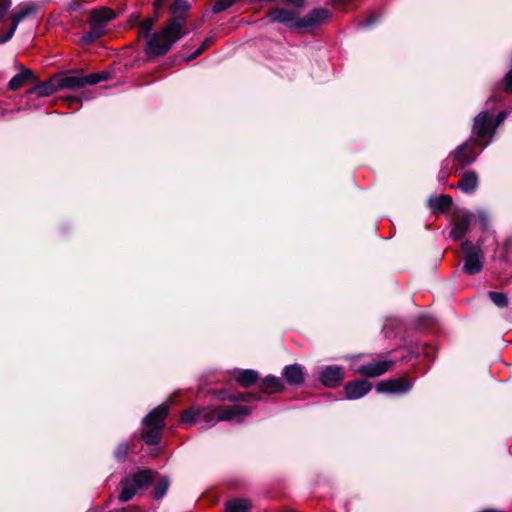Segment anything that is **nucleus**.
I'll return each instance as SVG.
<instances>
[{
    "mask_svg": "<svg viewBox=\"0 0 512 512\" xmlns=\"http://www.w3.org/2000/svg\"><path fill=\"white\" fill-rule=\"evenodd\" d=\"M482 512H496L495 510H492V509H488V510H484Z\"/></svg>",
    "mask_w": 512,
    "mask_h": 512,
    "instance_id": "49530a36",
    "label": "nucleus"
},
{
    "mask_svg": "<svg viewBox=\"0 0 512 512\" xmlns=\"http://www.w3.org/2000/svg\"><path fill=\"white\" fill-rule=\"evenodd\" d=\"M464 251V265L463 272L468 275H475L483 269V253L480 249H477L475 245L466 240L462 243Z\"/></svg>",
    "mask_w": 512,
    "mask_h": 512,
    "instance_id": "20e7f679",
    "label": "nucleus"
},
{
    "mask_svg": "<svg viewBox=\"0 0 512 512\" xmlns=\"http://www.w3.org/2000/svg\"><path fill=\"white\" fill-rule=\"evenodd\" d=\"M491 124L492 116L490 113L482 111L474 118L473 133L476 134L479 139H483L488 135Z\"/></svg>",
    "mask_w": 512,
    "mask_h": 512,
    "instance_id": "2eb2a0df",
    "label": "nucleus"
},
{
    "mask_svg": "<svg viewBox=\"0 0 512 512\" xmlns=\"http://www.w3.org/2000/svg\"><path fill=\"white\" fill-rule=\"evenodd\" d=\"M82 77H83V84H84V86H86V85H95V84H98V83H100L102 81L107 80L108 79V74L104 73V72H99V73L87 74V75H84Z\"/></svg>",
    "mask_w": 512,
    "mask_h": 512,
    "instance_id": "c85d7f7f",
    "label": "nucleus"
},
{
    "mask_svg": "<svg viewBox=\"0 0 512 512\" xmlns=\"http://www.w3.org/2000/svg\"><path fill=\"white\" fill-rule=\"evenodd\" d=\"M329 16L328 10L324 8H315L305 17L298 19V29H313L323 23Z\"/></svg>",
    "mask_w": 512,
    "mask_h": 512,
    "instance_id": "9b49d317",
    "label": "nucleus"
},
{
    "mask_svg": "<svg viewBox=\"0 0 512 512\" xmlns=\"http://www.w3.org/2000/svg\"><path fill=\"white\" fill-rule=\"evenodd\" d=\"M33 77V73L30 69H23L20 73L14 75L8 83L10 90L19 89L27 80Z\"/></svg>",
    "mask_w": 512,
    "mask_h": 512,
    "instance_id": "5701e85b",
    "label": "nucleus"
},
{
    "mask_svg": "<svg viewBox=\"0 0 512 512\" xmlns=\"http://www.w3.org/2000/svg\"><path fill=\"white\" fill-rule=\"evenodd\" d=\"M210 43H211V38H206L202 42L201 46L197 50H195L190 56H188L186 58V61H191V60L195 59L196 57H198L210 45Z\"/></svg>",
    "mask_w": 512,
    "mask_h": 512,
    "instance_id": "f704fd0d",
    "label": "nucleus"
},
{
    "mask_svg": "<svg viewBox=\"0 0 512 512\" xmlns=\"http://www.w3.org/2000/svg\"><path fill=\"white\" fill-rule=\"evenodd\" d=\"M16 29H17V27L15 25L11 24V27L8 30V32H6L4 35L0 36V44H4V43L8 42L13 37Z\"/></svg>",
    "mask_w": 512,
    "mask_h": 512,
    "instance_id": "4c0bfd02",
    "label": "nucleus"
},
{
    "mask_svg": "<svg viewBox=\"0 0 512 512\" xmlns=\"http://www.w3.org/2000/svg\"><path fill=\"white\" fill-rule=\"evenodd\" d=\"M127 453H128V444H127V442H122L116 447V449L114 451V456L117 460L122 461L126 458Z\"/></svg>",
    "mask_w": 512,
    "mask_h": 512,
    "instance_id": "72a5a7b5",
    "label": "nucleus"
},
{
    "mask_svg": "<svg viewBox=\"0 0 512 512\" xmlns=\"http://www.w3.org/2000/svg\"><path fill=\"white\" fill-rule=\"evenodd\" d=\"M473 214L470 212H466L460 214L454 220L453 228L450 232V237L454 240L462 239L469 230V227L472 222Z\"/></svg>",
    "mask_w": 512,
    "mask_h": 512,
    "instance_id": "4468645a",
    "label": "nucleus"
},
{
    "mask_svg": "<svg viewBox=\"0 0 512 512\" xmlns=\"http://www.w3.org/2000/svg\"><path fill=\"white\" fill-rule=\"evenodd\" d=\"M250 414V409L240 405H233L219 411L217 418H213L212 423L226 421L229 423H240L244 417Z\"/></svg>",
    "mask_w": 512,
    "mask_h": 512,
    "instance_id": "6e6552de",
    "label": "nucleus"
},
{
    "mask_svg": "<svg viewBox=\"0 0 512 512\" xmlns=\"http://www.w3.org/2000/svg\"><path fill=\"white\" fill-rule=\"evenodd\" d=\"M236 0H218L212 7L214 13H220L230 8Z\"/></svg>",
    "mask_w": 512,
    "mask_h": 512,
    "instance_id": "473e14b6",
    "label": "nucleus"
},
{
    "mask_svg": "<svg viewBox=\"0 0 512 512\" xmlns=\"http://www.w3.org/2000/svg\"><path fill=\"white\" fill-rule=\"evenodd\" d=\"M268 18L270 22L282 23L290 29H298V16L297 14L288 9L276 8L269 12Z\"/></svg>",
    "mask_w": 512,
    "mask_h": 512,
    "instance_id": "1a4fd4ad",
    "label": "nucleus"
},
{
    "mask_svg": "<svg viewBox=\"0 0 512 512\" xmlns=\"http://www.w3.org/2000/svg\"><path fill=\"white\" fill-rule=\"evenodd\" d=\"M58 90H60L59 78L52 77L46 82L37 84L32 91L35 92L39 97H47L57 92Z\"/></svg>",
    "mask_w": 512,
    "mask_h": 512,
    "instance_id": "f3484780",
    "label": "nucleus"
},
{
    "mask_svg": "<svg viewBox=\"0 0 512 512\" xmlns=\"http://www.w3.org/2000/svg\"><path fill=\"white\" fill-rule=\"evenodd\" d=\"M282 376L289 385L299 386L304 382L303 367L299 364L287 365L282 370Z\"/></svg>",
    "mask_w": 512,
    "mask_h": 512,
    "instance_id": "dca6fc26",
    "label": "nucleus"
},
{
    "mask_svg": "<svg viewBox=\"0 0 512 512\" xmlns=\"http://www.w3.org/2000/svg\"><path fill=\"white\" fill-rule=\"evenodd\" d=\"M477 216L479 217V219L481 220V224H482V227L483 228H486L487 227V224H488V217H487V214L483 211H479L477 213Z\"/></svg>",
    "mask_w": 512,
    "mask_h": 512,
    "instance_id": "37998d69",
    "label": "nucleus"
},
{
    "mask_svg": "<svg viewBox=\"0 0 512 512\" xmlns=\"http://www.w3.org/2000/svg\"><path fill=\"white\" fill-rule=\"evenodd\" d=\"M11 4V0H0V21L6 17Z\"/></svg>",
    "mask_w": 512,
    "mask_h": 512,
    "instance_id": "e433bc0d",
    "label": "nucleus"
},
{
    "mask_svg": "<svg viewBox=\"0 0 512 512\" xmlns=\"http://www.w3.org/2000/svg\"><path fill=\"white\" fill-rule=\"evenodd\" d=\"M379 20V16L376 14L370 15L367 19L363 20L358 24L360 28H370Z\"/></svg>",
    "mask_w": 512,
    "mask_h": 512,
    "instance_id": "c9c22d12",
    "label": "nucleus"
},
{
    "mask_svg": "<svg viewBox=\"0 0 512 512\" xmlns=\"http://www.w3.org/2000/svg\"><path fill=\"white\" fill-rule=\"evenodd\" d=\"M119 512H138V510L135 509V508H125V509H122Z\"/></svg>",
    "mask_w": 512,
    "mask_h": 512,
    "instance_id": "a18cd8bd",
    "label": "nucleus"
},
{
    "mask_svg": "<svg viewBox=\"0 0 512 512\" xmlns=\"http://www.w3.org/2000/svg\"><path fill=\"white\" fill-rule=\"evenodd\" d=\"M478 184L479 180L477 174L474 171H468L460 179L457 188L465 193H473L477 189Z\"/></svg>",
    "mask_w": 512,
    "mask_h": 512,
    "instance_id": "aec40b11",
    "label": "nucleus"
},
{
    "mask_svg": "<svg viewBox=\"0 0 512 512\" xmlns=\"http://www.w3.org/2000/svg\"><path fill=\"white\" fill-rule=\"evenodd\" d=\"M155 473L150 469L139 470L138 472L125 476L120 481L119 500L127 502L133 498L138 490L150 485L153 481Z\"/></svg>",
    "mask_w": 512,
    "mask_h": 512,
    "instance_id": "7ed1b4c3",
    "label": "nucleus"
},
{
    "mask_svg": "<svg viewBox=\"0 0 512 512\" xmlns=\"http://www.w3.org/2000/svg\"><path fill=\"white\" fill-rule=\"evenodd\" d=\"M196 419H199L200 420V409L196 410V409H188L186 410L185 412H183L182 414V417H181V421L182 423H193L194 421H196Z\"/></svg>",
    "mask_w": 512,
    "mask_h": 512,
    "instance_id": "2f4dec72",
    "label": "nucleus"
},
{
    "mask_svg": "<svg viewBox=\"0 0 512 512\" xmlns=\"http://www.w3.org/2000/svg\"><path fill=\"white\" fill-rule=\"evenodd\" d=\"M105 34V30H101L97 25L89 26V30L80 38L82 45H89Z\"/></svg>",
    "mask_w": 512,
    "mask_h": 512,
    "instance_id": "a878e982",
    "label": "nucleus"
},
{
    "mask_svg": "<svg viewBox=\"0 0 512 512\" xmlns=\"http://www.w3.org/2000/svg\"><path fill=\"white\" fill-rule=\"evenodd\" d=\"M60 89H79L84 87L82 76H65L59 78Z\"/></svg>",
    "mask_w": 512,
    "mask_h": 512,
    "instance_id": "bb28decb",
    "label": "nucleus"
},
{
    "mask_svg": "<svg viewBox=\"0 0 512 512\" xmlns=\"http://www.w3.org/2000/svg\"><path fill=\"white\" fill-rule=\"evenodd\" d=\"M260 399H261V395L259 393H253V392L244 393V402H253V401H258Z\"/></svg>",
    "mask_w": 512,
    "mask_h": 512,
    "instance_id": "ea45409f",
    "label": "nucleus"
},
{
    "mask_svg": "<svg viewBox=\"0 0 512 512\" xmlns=\"http://www.w3.org/2000/svg\"><path fill=\"white\" fill-rule=\"evenodd\" d=\"M219 411L216 409L206 407L200 409V429H208L216 425L212 423L213 418H217Z\"/></svg>",
    "mask_w": 512,
    "mask_h": 512,
    "instance_id": "4be33fe9",
    "label": "nucleus"
},
{
    "mask_svg": "<svg viewBox=\"0 0 512 512\" xmlns=\"http://www.w3.org/2000/svg\"><path fill=\"white\" fill-rule=\"evenodd\" d=\"M260 390L266 394L281 392L284 390V384L279 377L268 375L260 382Z\"/></svg>",
    "mask_w": 512,
    "mask_h": 512,
    "instance_id": "6ab92c4d",
    "label": "nucleus"
},
{
    "mask_svg": "<svg viewBox=\"0 0 512 512\" xmlns=\"http://www.w3.org/2000/svg\"><path fill=\"white\" fill-rule=\"evenodd\" d=\"M393 365V360L381 359L357 365L353 369L357 374H360L365 377L375 378L391 370Z\"/></svg>",
    "mask_w": 512,
    "mask_h": 512,
    "instance_id": "39448f33",
    "label": "nucleus"
},
{
    "mask_svg": "<svg viewBox=\"0 0 512 512\" xmlns=\"http://www.w3.org/2000/svg\"><path fill=\"white\" fill-rule=\"evenodd\" d=\"M36 11L37 6L34 3H22L18 10L11 15L12 24L18 27L20 22L33 16Z\"/></svg>",
    "mask_w": 512,
    "mask_h": 512,
    "instance_id": "a211bd4d",
    "label": "nucleus"
},
{
    "mask_svg": "<svg viewBox=\"0 0 512 512\" xmlns=\"http://www.w3.org/2000/svg\"><path fill=\"white\" fill-rule=\"evenodd\" d=\"M168 412V407L160 405L143 419V424L147 428L142 432L141 437L146 444L156 445L160 442L161 433L165 426L164 419L168 415Z\"/></svg>",
    "mask_w": 512,
    "mask_h": 512,
    "instance_id": "f03ea898",
    "label": "nucleus"
},
{
    "mask_svg": "<svg viewBox=\"0 0 512 512\" xmlns=\"http://www.w3.org/2000/svg\"><path fill=\"white\" fill-rule=\"evenodd\" d=\"M116 17L115 12L108 7H100L91 11L89 26L97 25L101 30H105L106 24Z\"/></svg>",
    "mask_w": 512,
    "mask_h": 512,
    "instance_id": "ddd939ff",
    "label": "nucleus"
},
{
    "mask_svg": "<svg viewBox=\"0 0 512 512\" xmlns=\"http://www.w3.org/2000/svg\"><path fill=\"white\" fill-rule=\"evenodd\" d=\"M453 203V200L448 195H441L439 197L430 198L428 200V206L431 209L433 213H440V212H446L449 210Z\"/></svg>",
    "mask_w": 512,
    "mask_h": 512,
    "instance_id": "412c9836",
    "label": "nucleus"
},
{
    "mask_svg": "<svg viewBox=\"0 0 512 512\" xmlns=\"http://www.w3.org/2000/svg\"><path fill=\"white\" fill-rule=\"evenodd\" d=\"M477 156V153L469 142L462 143L451 153L453 163L457 170H462L474 163Z\"/></svg>",
    "mask_w": 512,
    "mask_h": 512,
    "instance_id": "423d86ee",
    "label": "nucleus"
},
{
    "mask_svg": "<svg viewBox=\"0 0 512 512\" xmlns=\"http://www.w3.org/2000/svg\"><path fill=\"white\" fill-rule=\"evenodd\" d=\"M372 389V384L363 379L353 380L345 384L344 391L346 398L355 400L363 397Z\"/></svg>",
    "mask_w": 512,
    "mask_h": 512,
    "instance_id": "f8f14e48",
    "label": "nucleus"
},
{
    "mask_svg": "<svg viewBox=\"0 0 512 512\" xmlns=\"http://www.w3.org/2000/svg\"><path fill=\"white\" fill-rule=\"evenodd\" d=\"M507 117V112L502 111L497 114L495 118H492V122L495 123V125H500Z\"/></svg>",
    "mask_w": 512,
    "mask_h": 512,
    "instance_id": "a19ab883",
    "label": "nucleus"
},
{
    "mask_svg": "<svg viewBox=\"0 0 512 512\" xmlns=\"http://www.w3.org/2000/svg\"><path fill=\"white\" fill-rule=\"evenodd\" d=\"M169 486V480L167 477H162L156 484L154 489V498L159 500L166 494Z\"/></svg>",
    "mask_w": 512,
    "mask_h": 512,
    "instance_id": "7c9ffc66",
    "label": "nucleus"
},
{
    "mask_svg": "<svg viewBox=\"0 0 512 512\" xmlns=\"http://www.w3.org/2000/svg\"><path fill=\"white\" fill-rule=\"evenodd\" d=\"M412 388V383L407 379H389L376 384L375 389L378 393L402 394Z\"/></svg>",
    "mask_w": 512,
    "mask_h": 512,
    "instance_id": "9d476101",
    "label": "nucleus"
},
{
    "mask_svg": "<svg viewBox=\"0 0 512 512\" xmlns=\"http://www.w3.org/2000/svg\"><path fill=\"white\" fill-rule=\"evenodd\" d=\"M488 296L497 307L504 308L508 306V297L505 293L490 291Z\"/></svg>",
    "mask_w": 512,
    "mask_h": 512,
    "instance_id": "c756f323",
    "label": "nucleus"
},
{
    "mask_svg": "<svg viewBox=\"0 0 512 512\" xmlns=\"http://www.w3.org/2000/svg\"><path fill=\"white\" fill-rule=\"evenodd\" d=\"M214 395L218 398V399H221V400H226L227 397L229 395H226V391L224 390H221V391H215L214 392Z\"/></svg>",
    "mask_w": 512,
    "mask_h": 512,
    "instance_id": "c03bdc74",
    "label": "nucleus"
},
{
    "mask_svg": "<svg viewBox=\"0 0 512 512\" xmlns=\"http://www.w3.org/2000/svg\"><path fill=\"white\" fill-rule=\"evenodd\" d=\"M259 374L252 369L239 370L237 372V381L243 386L248 387L258 380Z\"/></svg>",
    "mask_w": 512,
    "mask_h": 512,
    "instance_id": "b1692460",
    "label": "nucleus"
},
{
    "mask_svg": "<svg viewBox=\"0 0 512 512\" xmlns=\"http://www.w3.org/2000/svg\"><path fill=\"white\" fill-rule=\"evenodd\" d=\"M319 381L326 387L335 388L339 386L344 379L342 367L337 365L324 366L319 373Z\"/></svg>",
    "mask_w": 512,
    "mask_h": 512,
    "instance_id": "0eeeda50",
    "label": "nucleus"
},
{
    "mask_svg": "<svg viewBox=\"0 0 512 512\" xmlns=\"http://www.w3.org/2000/svg\"><path fill=\"white\" fill-rule=\"evenodd\" d=\"M190 4L186 0H175L171 5V17L161 31L154 33L146 43L149 58L165 55L173 44L188 32L183 29Z\"/></svg>",
    "mask_w": 512,
    "mask_h": 512,
    "instance_id": "f257e3e1",
    "label": "nucleus"
},
{
    "mask_svg": "<svg viewBox=\"0 0 512 512\" xmlns=\"http://www.w3.org/2000/svg\"><path fill=\"white\" fill-rule=\"evenodd\" d=\"M251 504L243 498L230 500L225 505V512H248Z\"/></svg>",
    "mask_w": 512,
    "mask_h": 512,
    "instance_id": "393cba45",
    "label": "nucleus"
},
{
    "mask_svg": "<svg viewBox=\"0 0 512 512\" xmlns=\"http://www.w3.org/2000/svg\"><path fill=\"white\" fill-rule=\"evenodd\" d=\"M227 400L231 402H244V393L231 394L227 397Z\"/></svg>",
    "mask_w": 512,
    "mask_h": 512,
    "instance_id": "79ce46f5",
    "label": "nucleus"
},
{
    "mask_svg": "<svg viewBox=\"0 0 512 512\" xmlns=\"http://www.w3.org/2000/svg\"><path fill=\"white\" fill-rule=\"evenodd\" d=\"M503 84L506 91L512 92V69L506 73Z\"/></svg>",
    "mask_w": 512,
    "mask_h": 512,
    "instance_id": "58836bf2",
    "label": "nucleus"
},
{
    "mask_svg": "<svg viewBox=\"0 0 512 512\" xmlns=\"http://www.w3.org/2000/svg\"><path fill=\"white\" fill-rule=\"evenodd\" d=\"M154 24H155L154 18L150 17V18L144 19L139 26V36L148 38L147 39V41H148L151 38L150 33L153 30ZM153 36H154V34L152 35V37Z\"/></svg>",
    "mask_w": 512,
    "mask_h": 512,
    "instance_id": "cd10ccee",
    "label": "nucleus"
}]
</instances>
